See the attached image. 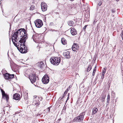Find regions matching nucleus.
I'll use <instances>...</instances> for the list:
<instances>
[{"label":"nucleus","instance_id":"14","mask_svg":"<svg viewBox=\"0 0 123 123\" xmlns=\"http://www.w3.org/2000/svg\"><path fill=\"white\" fill-rule=\"evenodd\" d=\"M13 98L16 100H18L20 99V95L18 93L14 94L13 96Z\"/></svg>","mask_w":123,"mask_h":123},{"label":"nucleus","instance_id":"22","mask_svg":"<svg viewBox=\"0 0 123 123\" xmlns=\"http://www.w3.org/2000/svg\"><path fill=\"white\" fill-rule=\"evenodd\" d=\"M98 110V109L97 108H94L92 110L93 114H94L96 113L97 111Z\"/></svg>","mask_w":123,"mask_h":123},{"label":"nucleus","instance_id":"17","mask_svg":"<svg viewBox=\"0 0 123 123\" xmlns=\"http://www.w3.org/2000/svg\"><path fill=\"white\" fill-rule=\"evenodd\" d=\"M37 65L40 68H43L45 65L42 62H38L37 63Z\"/></svg>","mask_w":123,"mask_h":123},{"label":"nucleus","instance_id":"19","mask_svg":"<svg viewBox=\"0 0 123 123\" xmlns=\"http://www.w3.org/2000/svg\"><path fill=\"white\" fill-rule=\"evenodd\" d=\"M100 96L101 97V99L102 100V101L104 102V101L106 97L105 95L104 94H102Z\"/></svg>","mask_w":123,"mask_h":123},{"label":"nucleus","instance_id":"7","mask_svg":"<svg viewBox=\"0 0 123 123\" xmlns=\"http://www.w3.org/2000/svg\"><path fill=\"white\" fill-rule=\"evenodd\" d=\"M37 77L36 74H31L29 76V79L32 83L36 82Z\"/></svg>","mask_w":123,"mask_h":123},{"label":"nucleus","instance_id":"24","mask_svg":"<svg viewBox=\"0 0 123 123\" xmlns=\"http://www.w3.org/2000/svg\"><path fill=\"white\" fill-rule=\"evenodd\" d=\"M9 80H10L12 79L13 78L14 76V74H9Z\"/></svg>","mask_w":123,"mask_h":123},{"label":"nucleus","instance_id":"25","mask_svg":"<svg viewBox=\"0 0 123 123\" xmlns=\"http://www.w3.org/2000/svg\"><path fill=\"white\" fill-rule=\"evenodd\" d=\"M35 8V6L34 5H32L30 7V10H33Z\"/></svg>","mask_w":123,"mask_h":123},{"label":"nucleus","instance_id":"12","mask_svg":"<svg viewBox=\"0 0 123 123\" xmlns=\"http://www.w3.org/2000/svg\"><path fill=\"white\" fill-rule=\"evenodd\" d=\"M17 33H18V32H15L13 35V36L12 37V40L13 42V43L14 45L16 46H17V44L14 41L17 42V39H16V34H17Z\"/></svg>","mask_w":123,"mask_h":123},{"label":"nucleus","instance_id":"43","mask_svg":"<svg viewBox=\"0 0 123 123\" xmlns=\"http://www.w3.org/2000/svg\"><path fill=\"white\" fill-rule=\"evenodd\" d=\"M61 120V119H58V121H60Z\"/></svg>","mask_w":123,"mask_h":123},{"label":"nucleus","instance_id":"42","mask_svg":"<svg viewBox=\"0 0 123 123\" xmlns=\"http://www.w3.org/2000/svg\"><path fill=\"white\" fill-rule=\"evenodd\" d=\"M105 74L102 73V75L103 76H104Z\"/></svg>","mask_w":123,"mask_h":123},{"label":"nucleus","instance_id":"26","mask_svg":"<svg viewBox=\"0 0 123 123\" xmlns=\"http://www.w3.org/2000/svg\"><path fill=\"white\" fill-rule=\"evenodd\" d=\"M110 100V96L108 94L107 96V102L109 103Z\"/></svg>","mask_w":123,"mask_h":123},{"label":"nucleus","instance_id":"47","mask_svg":"<svg viewBox=\"0 0 123 123\" xmlns=\"http://www.w3.org/2000/svg\"><path fill=\"white\" fill-rule=\"evenodd\" d=\"M69 93H68V96H69Z\"/></svg>","mask_w":123,"mask_h":123},{"label":"nucleus","instance_id":"36","mask_svg":"<svg viewBox=\"0 0 123 123\" xmlns=\"http://www.w3.org/2000/svg\"><path fill=\"white\" fill-rule=\"evenodd\" d=\"M87 25H85L84 27L83 28V29L84 30H85L86 29V27L87 26Z\"/></svg>","mask_w":123,"mask_h":123},{"label":"nucleus","instance_id":"45","mask_svg":"<svg viewBox=\"0 0 123 123\" xmlns=\"http://www.w3.org/2000/svg\"><path fill=\"white\" fill-rule=\"evenodd\" d=\"M68 98H68H68L67 99V100L68 99Z\"/></svg>","mask_w":123,"mask_h":123},{"label":"nucleus","instance_id":"20","mask_svg":"<svg viewBox=\"0 0 123 123\" xmlns=\"http://www.w3.org/2000/svg\"><path fill=\"white\" fill-rule=\"evenodd\" d=\"M9 74L7 73L6 74L4 75L5 78L9 80Z\"/></svg>","mask_w":123,"mask_h":123},{"label":"nucleus","instance_id":"41","mask_svg":"<svg viewBox=\"0 0 123 123\" xmlns=\"http://www.w3.org/2000/svg\"><path fill=\"white\" fill-rule=\"evenodd\" d=\"M69 89H69V88H68L66 90L68 92Z\"/></svg>","mask_w":123,"mask_h":123},{"label":"nucleus","instance_id":"5","mask_svg":"<svg viewBox=\"0 0 123 123\" xmlns=\"http://www.w3.org/2000/svg\"><path fill=\"white\" fill-rule=\"evenodd\" d=\"M85 114V112H83L80 114V115L76 117L73 120L74 122H80L82 121L84 119V116Z\"/></svg>","mask_w":123,"mask_h":123},{"label":"nucleus","instance_id":"15","mask_svg":"<svg viewBox=\"0 0 123 123\" xmlns=\"http://www.w3.org/2000/svg\"><path fill=\"white\" fill-rule=\"evenodd\" d=\"M69 54V52L67 51L66 52L64 53L63 55L66 58H69L70 57Z\"/></svg>","mask_w":123,"mask_h":123},{"label":"nucleus","instance_id":"6","mask_svg":"<svg viewBox=\"0 0 123 123\" xmlns=\"http://www.w3.org/2000/svg\"><path fill=\"white\" fill-rule=\"evenodd\" d=\"M51 63L54 65H58L60 62V59L58 57H52L50 59Z\"/></svg>","mask_w":123,"mask_h":123},{"label":"nucleus","instance_id":"11","mask_svg":"<svg viewBox=\"0 0 123 123\" xmlns=\"http://www.w3.org/2000/svg\"><path fill=\"white\" fill-rule=\"evenodd\" d=\"M41 8L43 11H45L47 10V6L46 4L44 2H42L41 4Z\"/></svg>","mask_w":123,"mask_h":123},{"label":"nucleus","instance_id":"44","mask_svg":"<svg viewBox=\"0 0 123 123\" xmlns=\"http://www.w3.org/2000/svg\"><path fill=\"white\" fill-rule=\"evenodd\" d=\"M68 88H69V89H70V86H69V87H68Z\"/></svg>","mask_w":123,"mask_h":123},{"label":"nucleus","instance_id":"9","mask_svg":"<svg viewBox=\"0 0 123 123\" xmlns=\"http://www.w3.org/2000/svg\"><path fill=\"white\" fill-rule=\"evenodd\" d=\"M43 82L44 84L47 83L49 81V79L48 76L47 75H45L42 79Z\"/></svg>","mask_w":123,"mask_h":123},{"label":"nucleus","instance_id":"21","mask_svg":"<svg viewBox=\"0 0 123 123\" xmlns=\"http://www.w3.org/2000/svg\"><path fill=\"white\" fill-rule=\"evenodd\" d=\"M12 70L15 72H19V69H18V68L17 67L16 68H13L12 69Z\"/></svg>","mask_w":123,"mask_h":123},{"label":"nucleus","instance_id":"2","mask_svg":"<svg viewBox=\"0 0 123 123\" xmlns=\"http://www.w3.org/2000/svg\"><path fill=\"white\" fill-rule=\"evenodd\" d=\"M25 42H21L18 43V45L17 48L18 50L22 53H24L27 52V49L26 46L25 45Z\"/></svg>","mask_w":123,"mask_h":123},{"label":"nucleus","instance_id":"46","mask_svg":"<svg viewBox=\"0 0 123 123\" xmlns=\"http://www.w3.org/2000/svg\"><path fill=\"white\" fill-rule=\"evenodd\" d=\"M117 1H118L119 0H116Z\"/></svg>","mask_w":123,"mask_h":123},{"label":"nucleus","instance_id":"34","mask_svg":"<svg viewBox=\"0 0 123 123\" xmlns=\"http://www.w3.org/2000/svg\"><path fill=\"white\" fill-rule=\"evenodd\" d=\"M122 40H123V31H122L121 35Z\"/></svg>","mask_w":123,"mask_h":123},{"label":"nucleus","instance_id":"48","mask_svg":"<svg viewBox=\"0 0 123 123\" xmlns=\"http://www.w3.org/2000/svg\"><path fill=\"white\" fill-rule=\"evenodd\" d=\"M0 4H1V3H0Z\"/></svg>","mask_w":123,"mask_h":123},{"label":"nucleus","instance_id":"10","mask_svg":"<svg viewBox=\"0 0 123 123\" xmlns=\"http://www.w3.org/2000/svg\"><path fill=\"white\" fill-rule=\"evenodd\" d=\"M1 90L2 93V97L3 98L6 99V101L7 102L9 99L8 95H7L5 93V92L1 89Z\"/></svg>","mask_w":123,"mask_h":123},{"label":"nucleus","instance_id":"16","mask_svg":"<svg viewBox=\"0 0 123 123\" xmlns=\"http://www.w3.org/2000/svg\"><path fill=\"white\" fill-rule=\"evenodd\" d=\"M71 33L73 35H76L77 34V31L74 28H73L71 30Z\"/></svg>","mask_w":123,"mask_h":123},{"label":"nucleus","instance_id":"38","mask_svg":"<svg viewBox=\"0 0 123 123\" xmlns=\"http://www.w3.org/2000/svg\"><path fill=\"white\" fill-rule=\"evenodd\" d=\"M104 77V76H103L102 75L101 76V79H102V80L103 79Z\"/></svg>","mask_w":123,"mask_h":123},{"label":"nucleus","instance_id":"27","mask_svg":"<svg viewBox=\"0 0 123 123\" xmlns=\"http://www.w3.org/2000/svg\"><path fill=\"white\" fill-rule=\"evenodd\" d=\"M92 67L91 66H89L88 68H87V71L88 72L91 69Z\"/></svg>","mask_w":123,"mask_h":123},{"label":"nucleus","instance_id":"18","mask_svg":"<svg viewBox=\"0 0 123 123\" xmlns=\"http://www.w3.org/2000/svg\"><path fill=\"white\" fill-rule=\"evenodd\" d=\"M61 42L63 45H65L66 43V40L64 38H62L61 39Z\"/></svg>","mask_w":123,"mask_h":123},{"label":"nucleus","instance_id":"32","mask_svg":"<svg viewBox=\"0 0 123 123\" xmlns=\"http://www.w3.org/2000/svg\"><path fill=\"white\" fill-rule=\"evenodd\" d=\"M102 2L100 1L99 2L98 4V5L99 6H100L102 4Z\"/></svg>","mask_w":123,"mask_h":123},{"label":"nucleus","instance_id":"23","mask_svg":"<svg viewBox=\"0 0 123 123\" xmlns=\"http://www.w3.org/2000/svg\"><path fill=\"white\" fill-rule=\"evenodd\" d=\"M68 24L69 26H72L74 25V22L73 21H71L68 22Z\"/></svg>","mask_w":123,"mask_h":123},{"label":"nucleus","instance_id":"29","mask_svg":"<svg viewBox=\"0 0 123 123\" xmlns=\"http://www.w3.org/2000/svg\"><path fill=\"white\" fill-rule=\"evenodd\" d=\"M77 44H74V45L72 46V47H74V48H76V49H77Z\"/></svg>","mask_w":123,"mask_h":123},{"label":"nucleus","instance_id":"3","mask_svg":"<svg viewBox=\"0 0 123 123\" xmlns=\"http://www.w3.org/2000/svg\"><path fill=\"white\" fill-rule=\"evenodd\" d=\"M25 42H21L18 43V45L17 48L18 50L22 53H24L27 52V49L26 46L25 45Z\"/></svg>","mask_w":123,"mask_h":123},{"label":"nucleus","instance_id":"33","mask_svg":"<svg viewBox=\"0 0 123 123\" xmlns=\"http://www.w3.org/2000/svg\"><path fill=\"white\" fill-rule=\"evenodd\" d=\"M111 12L112 13H114L115 12V9H112L111 10Z\"/></svg>","mask_w":123,"mask_h":123},{"label":"nucleus","instance_id":"30","mask_svg":"<svg viewBox=\"0 0 123 123\" xmlns=\"http://www.w3.org/2000/svg\"><path fill=\"white\" fill-rule=\"evenodd\" d=\"M106 71V69L105 68H104L103 70L102 71V73L105 74Z\"/></svg>","mask_w":123,"mask_h":123},{"label":"nucleus","instance_id":"31","mask_svg":"<svg viewBox=\"0 0 123 123\" xmlns=\"http://www.w3.org/2000/svg\"><path fill=\"white\" fill-rule=\"evenodd\" d=\"M72 50L74 51H76V50L77 49H76L75 48H74V47H73L72 48Z\"/></svg>","mask_w":123,"mask_h":123},{"label":"nucleus","instance_id":"4","mask_svg":"<svg viewBox=\"0 0 123 123\" xmlns=\"http://www.w3.org/2000/svg\"><path fill=\"white\" fill-rule=\"evenodd\" d=\"M25 42H21L18 43V45L17 48L18 50L22 53H24L27 52V49L26 46L25 45Z\"/></svg>","mask_w":123,"mask_h":123},{"label":"nucleus","instance_id":"8","mask_svg":"<svg viewBox=\"0 0 123 123\" xmlns=\"http://www.w3.org/2000/svg\"><path fill=\"white\" fill-rule=\"evenodd\" d=\"M36 26L37 28L41 27L43 25L42 21L40 19H37L34 21Z\"/></svg>","mask_w":123,"mask_h":123},{"label":"nucleus","instance_id":"28","mask_svg":"<svg viewBox=\"0 0 123 123\" xmlns=\"http://www.w3.org/2000/svg\"><path fill=\"white\" fill-rule=\"evenodd\" d=\"M65 96V94L64 93V94L63 95V96H62V98L60 97L59 98V99L60 100H61L62 98H64Z\"/></svg>","mask_w":123,"mask_h":123},{"label":"nucleus","instance_id":"37","mask_svg":"<svg viewBox=\"0 0 123 123\" xmlns=\"http://www.w3.org/2000/svg\"><path fill=\"white\" fill-rule=\"evenodd\" d=\"M47 110H48V112H50V108L49 107L48 108H47Z\"/></svg>","mask_w":123,"mask_h":123},{"label":"nucleus","instance_id":"1","mask_svg":"<svg viewBox=\"0 0 123 123\" xmlns=\"http://www.w3.org/2000/svg\"><path fill=\"white\" fill-rule=\"evenodd\" d=\"M15 32H18L16 37V39H17V42L19 41L18 43L25 42L26 40L28 38L26 30L24 29H22V30L19 29Z\"/></svg>","mask_w":123,"mask_h":123},{"label":"nucleus","instance_id":"35","mask_svg":"<svg viewBox=\"0 0 123 123\" xmlns=\"http://www.w3.org/2000/svg\"><path fill=\"white\" fill-rule=\"evenodd\" d=\"M96 66L93 69V71L95 72L96 71Z\"/></svg>","mask_w":123,"mask_h":123},{"label":"nucleus","instance_id":"40","mask_svg":"<svg viewBox=\"0 0 123 123\" xmlns=\"http://www.w3.org/2000/svg\"><path fill=\"white\" fill-rule=\"evenodd\" d=\"M67 92L68 91L66 90V91L64 92V93L65 94H66L67 93Z\"/></svg>","mask_w":123,"mask_h":123},{"label":"nucleus","instance_id":"39","mask_svg":"<svg viewBox=\"0 0 123 123\" xmlns=\"http://www.w3.org/2000/svg\"><path fill=\"white\" fill-rule=\"evenodd\" d=\"M95 72H94L93 71L92 74V75L93 76H94V75H95Z\"/></svg>","mask_w":123,"mask_h":123},{"label":"nucleus","instance_id":"13","mask_svg":"<svg viewBox=\"0 0 123 123\" xmlns=\"http://www.w3.org/2000/svg\"><path fill=\"white\" fill-rule=\"evenodd\" d=\"M36 97H34V100L32 103V104L34 105H35L36 106L39 105V101L36 99Z\"/></svg>","mask_w":123,"mask_h":123}]
</instances>
